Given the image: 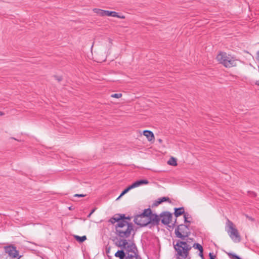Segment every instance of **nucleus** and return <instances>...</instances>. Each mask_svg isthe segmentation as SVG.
<instances>
[{"instance_id":"4be33fe9","label":"nucleus","mask_w":259,"mask_h":259,"mask_svg":"<svg viewBox=\"0 0 259 259\" xmlns=\"http://www.w3.org/2000/svg\"><path fill=\"white\" fill-rule=\"evenodd\" d=\"M193 247L195 249H198L199 251L201 252V253L203 252V247L200 244L197 243H194Z\"/></svg>"},{"instance_id":"6e6552de","label":"nucleus","mask_w":259,"mask_h":259,"mask_svg":"<svg viewBox=\"0 0 259 259\" xmlns=\"http://www.w3.org/2000/svg\"><path fill=\"white\" fill-rule=\"evenodd\" d=\"M5 251L11 258H17L19 257V251L16 247L13 245H9L4 247Z\"/></svg>"},{"instance_id":"2eb2a0df","label":"nucleus","mask_w":259,"mask_h":259,"mask_svg":"<svg viewBox=\"0 0 259 259\" xmlns=\"http://www.w3.org/2000/svg\"><path fill=\"white\" fill-rule=\"evenodd\" d=\"M183 214H185L184 208L183 207L175 208L174 214L176 217L177 218Z\"/></svg>"},{"instance_id":"4c0bfd02","label":"nucleus","mask_w":259,"mask_h":259,"mask_svg":"<svg viewBox=\"0 0 259 259\" xmlns=\"http://www.w3.org/2000/svg\"><path fill=\"white\" fill-rule=\"evenodd\" d=\"M253 196H256V195H255L254 193H253Z\"/></svg>"},{"instance_id":"b1692460","label":"nucleus","mask_w":259,"mask_h":259,"mask_svg":"<svg viewBox=\"0 0 259 259\" xmlns=\"http://www.w3.org/2000/svg\"><path fill=\"white\" fill-rule=\"evenodd\" d=\"M122 94L120 93L119 94H114L111 95V97L112 98H119L121 97Z\"/></svg>"},{"instance_id":"bb28decb","label":"nucleus","mask_w":259,"mask_h":259,"mask_svg":"<svg viewBox=\"0 0 259 259\" xmlns=\"http://www.w3.org/2000/svg\"><path fill=\"white\" fill-rule=\"evenodd\" d=\"M109 13H110L109 11L104 10V16H109Z\"/></svg>"},{"instance_id":"aec40b11","label":"nucleus","mask_w":259,"mask_h":259,"mask_svg":"<svg viewBox=\"0 0 259 259\" xmlns=\"http://www.w3.org/2000/svg\"><path fill=\"white\" fill-rule=\"evenodd\" d=\"M170 165L176 166L177 165L176 159L174 157H171L167 162Z\"/></svg>"},{"instance_id":"5701e85b","label":"nucleus","mask_w":259,"mask_h":259,"mask_svg":"<svg viewBox=\"0 0 259 259\" xmlns=\"http://www.w3.org/2000/svg\"><path fill=\"white\" fill-rule=\"evenodd\" d=\"M109 16H112L113 17H117V18H121V17H120L118 16V13L114 11H110L109 13ZM122 18H123L122 17Z\"/></svg>"},{"instance_id":"a211bd4d","label":"nucleus","mask_w":259,"mask_h":259,"mask_svg":"<svg viewBox=\"0 0 259 259\" xmlns=\"http://www.w3.org/2000/svg\"><path fill=\"white\" fill-rule=\"evenodd\" d=\"M93 12L100 16H104L103 10L95 8L93 9Z\"/></svg>"},{"instance_id":"f3484780","label":"nucleus","mask_w":259,"mask_h":259,"mask_svg":"<svg viewBox=\"0 0 259 259\" xmlns=\"http://www.w3.org/2000/svg\"><path fill=\"white\" fill-rule=\"evenodd\" d=\"M116 257H119L120 259H124L125 257V253L123 250H118L115 254Z\"/></svg>"},{"instance_id":"cd10ccee","label":"nucleus","mask_w":259,"mask_h":259,"mask_svg":"<svg viewBox=\"0 0 259 259\" xmlns=\"http://www.w3.org/2000/svg\"><path fill=\"white\" fill-rule=\"evenodd\" d=\"M209 256L210 257V259H214L215 257V256L213 255V253L211 252L209 253Z\"/></svg>"},{"instance_id":"f8f14e48","label":"nucleus","mask_w":259,"mask_h":259,"mask_svg":"<svg viewBox=\"0 0 259 259\" xmlns=\"http://www.w3.org/2000/svg\"><path fill=\"white\" fill-rule=\"evenodd\" d=\"M143 135L147 138L149 141H152L154 139V136L153 133L148 130H145L143 131Z\"/></svg>"},{"instance_id":"f03ea898","label":"nucleus","mask_w":259,"mask_h":259,"mask_svg":"<svg viewBox=\"0 0 259 259\" xmlns=\"http://www.w3.org/2000/svg\"><path fill=\"white\" fill-rule=\"evenodd\" d=\"M189 240L191 239H187L186 240H178L177 241L176 244H174V248L177 252V255L184 258H187L189 251L192 248L191 245L188 243L189 242Z\"/></svg>"},{"instance_id":"c85d7f7f","label":"nucleus","mask_w":259,"mask_h":259,"mask_svg":"<svg viewBox=\"0 0 259 259\" xmlns=\"http://www.w3.org/2000/svg\"><path fill=\"white\" fill-rule=\"evenodd\" d=\"M74 196L75 197H84L85 196V195H84V194H75L74 195Z\"/></svg>"},{"instance_id":"9b49d317","label":"nucleus","mask_w":259,"mask_h":259,"mask_svg":"<svg viewBox=\"0 0 259 259\" xmlns=\"http://www.w3.org/2000/svg\"><path fill=\"white\" fill-rule=\"evenodd\" d=\"M123 218H124V214H116L109 220V222L112 224L115 223H119L120 221L123 220Z\"/></svg>"},{"instance_id":"423d86ee","label":"nucleus","mask_w":259,"mask_h":259,"mask_svg":"<svg viewBox=\"0 0 259 259\" xmlns=\"http://www.w3.org/2000/svg\"><path fill=\"white\" fill-rule=\"evenodd\" d=\"M150 213V208L145 209L143 212L135 217L134 220L135 223L141 226H145L149 225L150 221H148V214Z\"/></svg>"},{"instance_id":"a878e982","label":"nucleus","mask_w":259,"mask_h":259,"mask_svg":"<svg viewBox=\"0 0 259 259\" xmlns=\"http://www.w3.org/2000/svg\"><path fill=\"white\" fill-rule=\"evenodd\" d=\"M232 256L234 259H241L239 256L236 254H229V256Z\"/></svg>"},{"instance_id":"6ab92c4d","label":"nucleus","mask_w":259,"mask_h":259,"mask_svg":"<svg viewBox=\"0 0 259 259\" xmlns=\"http://www.w3.org/2000/svg\"><path fill=\"white\" fill-rule=\"evenodd\" d=\"M134 188L133 184L131 186H128L127 188H126L125 189H124L122 193L120 194V196H119L118 198L124 195L125 194L127 193L130 190Z\"/></svg>"},{"instance_id":"c9c22d12","label":"nucleus","mask_w":259,"mask_h":259,"mask_svg":"<svg viewBox=\"0 0 259 259\" xmlns=\"http://www.w3.org/2000/svg\"><path fill=\"white\" fill-rule=\"evenodd\" d=\"M158 141H159V142L160 143H161V142H162V140H161V139H159V140H158Z\"/></svg>"},{"instance_id":"dca6fc26","label":"nucleus","mask_w":259,"mask_h":259,"mask_svg":"<svg viewBox=\"0 0 259 259\" xmlns=\"http://www.w3.org/2000/svg\"><path fill=\"white\" fill-rule=\"evenodd\" d=\"M148 183V181L146 180H141L134 182L133 185L134 188H136L143 184H147Z\"/></svg>"},{"instance_id":"9d476101","label":"nucleus","mask_w":259,"mask_h":259,"mask_svg":"<svg viewBox=\"0 0 259 259\" xmlns=\"http://www.w3.org/2000/svg\"><path fill=\"white\" fill-rule=\"evenodd\" d=\"M148 221H150L149 224H151L154 226L158 225L160 221V216L152 213L151 211L150 214H148Z\"/></svg>"},{"instance_id":"1a4fd4ad","label":"nucleus","mask_w":259,"mask_h":259,"mask_svg":"<svg viewBox=\"0 0 259 259\" xmlns=\"http://www.w3.org/2000/svg\"><path fill=\"white\" fill-rule=\"evenodd\" d=\"M160 218L162 224L168 225L171 220L172 214L169 212H164L160 214Z\"/></svg>"},{"instance_id":"473e14b6","label":"nucleus","mask_w":259,"mask_h":259,"mask_svg":"<svg viewBox=\"0 0 259 259\" xmlns=\"http://www.w3.org/2000/svg\"><path fill=\"white\" fill-rule=\"evenodd\" d=\"M199 255L201 256V257L203 256V252H202V253H201V252L200 251L199 252Z\"/></svg>"},{"instance_id":"7c9ffc66","label":"nucleus","mask_w":259,"mask_h":259,"mask_svg":"<svg viewBox=\"0 0 259 259\" xmlns=\"http://www.w3.org/2000/svg\"><path fill=\"white\" fill-rule=\"evenodd\" d=\"M123 220H125V221H126V220H131V218H130V217H125L124 216V218H123Z\"/></svg>"},{"instance_id":"393cba45","label":"nucleus","mask_w":259,"mask_h":259,"mask_svg":"<svg viewBox=\"0 0 259 259\" xmlns=\"http://www.w3.org/2000/svg\"><path fill=\"white\" fill-rule=\"evenodd\" d=\"M189 214L187 213L184 214V221L185 223H190V221L188 220Z\"/></svg>"},{"instance_id":"412c9836","label":"nucleus","mask_w":259,"mask_h":259,"mask_svg":"<svg viewBox=\"0 0 259 259\" xmlns=\"http://www.w3.org/2000/svg\"><path fill=\"white\" fill-rule=\"evenodd\" d=\"M74 238L79 242H83L87 239L86 236H83L80 237L79 236L75 235V236H74Z\"/></svg>"},{"instance_id":"20e7f679","label":"nucleus","mask_w":259,"mask_h":259,"mask_svg":"<svg viewBox=\"0 0 259 259\" xmlns=\"http://www.w3.org/2000/svg\"><path fill=\"white\" fill-rule=\"evenodd\" d=\"M226 231L229 237L234 242H240L241 237L239 233L232 222L227 219L226 224Z\"/></svg>"},{"instance_id":"4468645a","label":"nucleus","mask_w":259,"mask_h":259,"mask_svg":"<svg viewBox=\"0 0 259 259\" xmlns=\"http://www.w3.org/2000/svg\"><path fill=\"white\" fill-rule=\"evenodd\" d=\"M164 201H168L169 202H171V201L168 197H161V198L158 199L157 200L155 201L154 204L155 206H157L159 204H160V203H161L162 202H163Z\"/></svg>"},{"instance_id":"f257e3e1","label":"nucleus","mask_w":259,"mask_h":259,"mask_svg":"<svg viewBox=\"0 0 259 259\" xmlns=\"http://www.w3.org/2000/svg\"><path fill=\"white\" fill-rule=\"evenodd\" d=\"M120 222L115 225L116 234L120 239L128 238L134 229L133 224L124 220Z\"/></svg>"},{"instance_id":"39448f33","label":"nucleus","mask_w":259,"mask_h":259,"mask_svg":"<svg viewBox=\"0 0 259 259\" xmlns=\"http://www.w3.org/2000/svg\"><path fill=\"white\" fill-rule=\"evenodd\" d=\"M176 237L180 238L182 240H186L189 239L188 237L191 234L188 226L185 225H179L175 230Z\"/></svg>"},{"instance_id":"58836bf2","label":"nucleus","mask_w":259,"mask_h":259,"mask_svg":"<svg viewBox=\"0 0 259 259\" xmlns=\"http://www.w3.org/2000/svg\"><path fill=\"white\" fill-rule=\"evenodd\" d=\"M58 80L59 81H60V80H61V79H60V78H58Z\"/></svg>"},{"instance_id":"0eeeda50","label":"nucleus","mask_w":259,"mask_h":259,"mask_svg":"<svg viewBox=\"0 0 259 259\" xmlns=\"http://www.w3.org/2000/svg\"><path fill=\"white\" fill-rule=\"evenodd\" d=\"M118 246L124 249L126 253L137 250L136 246L134 243L128 242L127 240L125 239H120L118 241Z\"/></svg>"},{"instance_id":"2f4dec72","label":"nucleus","mask_w":259,"mask_h":259,"mask_svg":"<svg viewBox=\"0 0 259 259\" xmlns=\"http://www.w3.org/2000/svg\"><path fill=\"white\" fill-rule=\"evenodd\" d=\"M256 55H257V59L258 60H259V51H257V53H256Z\"/></svg>"},{"instance_id":"ddd939ff","label":"nucleus","mask_w":259,"mask_h":259,"mask_svg":"<svg viewBox=\"0 0 259 259\" xmlns=\"http://www.w3.org/2000/svg\"><path fill=\"white\" fill-rule=\"evenodd\" d=\"M126 254V259H141L137 254V251L127 252Z\"/></svg>"},{"instance_id":"72a5a7b5","label":"nucleus","mask_w":259,"mask_h":259,"mask_svg":"<svg viewBox=\"0 0 259 259\" xmlns=\"http://www.w3.org/2000/svg\"><path fill=\"white\" fill-rule=\"evenodd\" d=\"M247 218H248L249 220L253 221V219L250 217H248L247 215H246Z\"/></svg>"},{"instance_id":"e433bc0d","label":"nucleus","mask_w":259,"mask_h":259,"mask_svg":"<svg viewBox=\"0 0 259 259\" xmlns=\"http://www.w3.org/2000/svg\"><path fill=\"white\" fill-rule=\"evenodd\" d=\"M256 84L259 85V82L256 81Z\"/></svg>"},{"instance_id":"c756f323","label":"nucleus","mask_w":259,"mask_h":259,"mask_svg":"<svg viewBox=\"0 0 259 259\" xmlns=\"http://www.w3.org/2000/svg\"><path fill=\"white\" fill-rule=\"evenodd\" d=\"M95 210H96V208H94V209H92L91 212L90 213V214L88 215V217H90V216L94 212Z\"/></svg>"},{"instance_id":"f704fd0d","label":"nucleus","mask_w":259,"mask_h":259,"mask_svg":"<svg viewBox=\"0 0 259 259\" xmlns=\"http://www.w3.org/2000/svg\"><path fill=\"white\" fill-rule=\"evenodd\" d=\"M4 115V113L0 111V115Z\"/></svg>"},{"instance_id":"7ed1b4c3","label":"nucleus","mask_w":259,"mask_h":259,"mask_svg":"<svg viewBox=\"0 0 259 259\" xmlns=\"http://www.w3.org/2000/svg\"><path fill=\"white\" fill-rule=\"evenodd\" d=\"M217 59L220 63L227 68H230L236 65V60L233 57L225 52H220L217 56Z\"/></svg>"}]
</instances>
